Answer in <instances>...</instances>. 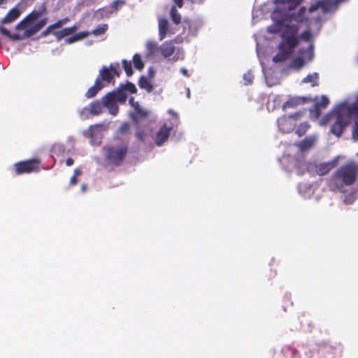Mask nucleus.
<instances>
[{"mask_svg": "<svg viewBox=\"0 0 358 358\" xmlns=\"http://www.w3.org/2000/svg\"><path fill=\"white\" fill-rule=\"evenodd\" d=\"M352 122H354L352 138L354 141L358 142V111L356 112V114L350 113L348 115L345 111L332 109L329 113L320 120V124L323 126L331 123V132L338 137Z\"/></svg>", "mask_w": 358, "mask_h": 358, "instance_id": "f257e3e1", "label": "nucleus"}, {"mask_svg": "<svg viewBox=\"0 0 358 358\" xmlns=\"http://www.w3.org/2000/svg\"><path fill=\"white\" fill-rule=\"evenodd\" d=\"M317 140V135L313 134L308 136L300 142L299 145H292L288 148V153L285 155L280 159V164L288 171L296 168L300 171L306 166L302 152L311 148Z\"/></svg>", "mask_w": 358, "mask_h": 358, "instance_id": "f03ea898", "label": "nucleus"}, {"mask_svg": "<svg viewBox=\"0 0 358 358\" xmlns=\"http://www.w3.org/2000/svg\"><path fill=\"white\" fill-rule=\"evenodd\" d=\"M126 99L127 95L122 91L109 92L102 98L103 103L98 101L92 103L80 111V116L82 119H87L90 115H99L102 111L103 106L108 109L111 115H115L118 112L117 103H124Z\"/></svg>", "mask_w": 358, "mask_h": 358, "instance_id": "7ed1b4c3", "label": "nucleus"}, {"mask_svg": "<svg viewBox=\"0 0 358 358\" xmlns=\"http://www.w3.org/2000/svg\"><path fill=\"white\" fill-rule=\"evenodd\" d=\"M358 166L352 162L341 166L332 176L329 182L331 190L345 191V186L352 185L356 178Z\"/></svg>", "mask_w": 358, "mask_h": 358, "instance_id": "20e7f679", "label": "nucleus"}, {"mask_svg": "<svg viewBox=\"0 0 358 358\" xmlns=\"http://www.w3.org/2000/svg\"><path fill=\"white\" fill-rule=\"evenodd\" d=\"M46 24V19L41 18V13L33 12L25 19L18 23L15 29L20 35L14 36V38L25 39L37 33Z\"/></svg>", "mask_w": 358, "mask_h": 358, "instance_id": "39448f33", "label": "nucleus"}, {"mask_svg": "<svg viewBox=\"0 0 358 358\" xmlns=\"http://www.w3.org/2000/svg\"><path fill=\"white\" fill-rule=\"evenodd\" d=\"M168 113L171 115L169 122H164V124L156 132L152 138L155 141V144L161 146L166 142L173 127H176L179 123L178 114L173 110L169 109Z\"/></svg>", "mask_w": 358, "mask_h": 358, "instance_id": "423d86ee", "label": "nucleus"}, {"mask_svg": "<svg viewBox=\"0 0 358 358\" xmlns=\"http://www.w3.org/2000/svg\"><path fill=\"white\" fill-rule=\"evenodd\" d=\"M106 158L108 164L118 165L123 160L127 152V148L124 144L111 146L105 148Z\"/></svg>", "mask_w": 358, "mask_h": 358, "instance_id": "0eeeda50", "label": "nucleus"}, {"mask_svg": "<svg viewBox=\"0 0 358 358\" xmlns=\"http://www.w3.org/2000/svg\"><path fill=\"white\" fill-rule=\"evenodd\" d=\"M302 111H299L289 116H283L278 120V127L280 131L289 133L295 128L296 121L303 115Z\"/></svg>", "mask_w": 358, "mask_h": 358, "instance_id": "6e6552de", "label": "nucleus"}, {"mask_svg": "<svg viewBox=\"0 0 358 358\" xmlns=\"http://www.w3.org/2000/svg\"><path fill=\"white\" fill-rule=\"evenodd\" d=\"M333 109L345 111L348 115L356 114L358 111V94L350 96L338 103Z\"/></svg>", "mask_w": 358, "mask_h": 358, "instance_id": "1a4fd4ad", "label": "nucleus"}, {"mask_svg": "<svg viewBox=\"0 0 358 358\" xmlns=\"http://www.w3.org/2000/svg\"><path fill=\"white\" fill-rule=\"evenodd\" d=\"M106 127L103 125L96 124L91 126L87 130L83 131V135L90 138V143L92 145H99L101 144V138Z\"/></svg>", "mask_w": 358, "mask_h": 358, "instance_id": "9d476101", "label": "nucleus"}, {"mask_svg": "<svg viewBox=\"0 0 358 358\" xmlns=\"http://www.w3.org/2000/svg\"><path fill=\"white\" fill-rule=\"evenodd\" d=\"M129 103L133 108V110L129 113V115L134 122L140 124L144 119L149 115V111L141 108L138 102H135L134 98H130Z\"/></svg>", "mask_w": 358, "mask_h": 358, "instance_id": "9b49d317", "label": "nucleus"}, {"mask_svg": "<svg viewBox=\"0 0 358 358\" xmlns=\"http://www.w3.org/2000/svg\"><path fill=\"white\" fill-rule=\"evenodd\" d=\"M40 161L37 159L20 162L15 164L14 166L17 174L28 173L38 169Z\"/></svg>", "mask_w": 358, "mask_h": 358, "instance_id": "f8f14e48", "label": "nucleus"}, {"mask_svg": "<svg viewBox=\"0 0 358 358\" xmlns=\"http://www.w3.org/2000/svg\"><path fill=\"white\" fill-rule=\"evenodd\" d=\"M108 29V25L106 24H99L96 29H94L92 32L89 31H82L80 32L73 36L69 37L65 39L66 43L71 44L76 41H80L85 37H87L90 34H94V36H100L105 33V31Z\"/></svg>", "mask_w": 358, "mask_h": 358, "instance_id": "ddd939ff", "label": "nucleus"}, {"mask_svg": "<svg viewBox=\"0 0 358 358\" xmlns=\"http://www.w3.org/2000/svg\"><path fill=\"white\" fill-rule=\"evenodd\" d=\"M119 64L117 63L111 64L109 67L103 66V68L99 71V77L100 80L103 82H106L107 83H110L113 82L114 76H118V69Z\"/></svg>", "mask_w": 358, "mask_h": 358, "instance_id": "4468645a", "label": "nucleus"}, {"mask_svg": "<svg viewBox=\"0 0 358 358\" xmlns=\"http://www.w3.org/2000/svg\"><path fill=\"white\" fill-rule=\"evenodd\" d=\"M329 104V100L327 96L322 95L320 97H316L314 101V106L310 110V115L312 119H317L321 110L326 108Z\"/></svg>", "mask_w": 358, "mask_h": 358, "instance_id": "2eb2a0df", "label": "nucleus"}, {"mask_svg": "<svg viewBox=\"0 0 358 358\" xmlns=\"http://www.w3.org/2000/svg\"><path fill=\"white\" fill-rule=\"evenodd\" d=\"M255 36V41H256V50H257V57H259V59L260 61V63L262 64V71H263V73L264 74V78H265V80H266V83L267 84L268 86L271 87V86H273V85H276L278 81V79L277 78H273L269 76L268 75V73L266 71V69L264 66V62H263V60L262 59V50H261V48H260V45L257 41V38L256 36V35L254 36Z\"/></svg>", "mask_w": 358, "mask_h": 358, "instance_id": "dca6fc26", "label": "nucleus"}, {"mask_svg": "<svg viewBox=\"0 0 358 358\" xmlns=\"http://www.w3.org/2000/svg\"><path fill=\"white\" fill-rule=\"evenodd\" d=\"M340 156L336 157L333 160L328 162L320 163L315 166V171L319 176H324L328 173L334 167L336 166Z\"/></svg>", "mask_w": 358, "mask_h": 358, "instance_id": "f3484780", "label": "nucleus"}, {"mask_svg": "<svg viewBox=\"0 0 358 358\" xmlns=\"http://www.w3.org/2000/svg\"><path fill=\"white\" fill-rule=\"evenodd\" d=\"M184 29L188 28V33L187 37L195 36L202 26V22L200 20L193 21L185 20L183 22Z\"/></svg>", "mask_w": 358, "mask_h": 358, "instance_id": "a211bd4d", "label": "nucleus"}, {"mask_svg": "<svg viewBox=\"0 0 358 358\" xmlns=\"http://www.w3.org/2000/svg\"><path fill=\"white\" fill-rule=\"evenodd\" d=\"M146 57L148 59L156 58L159 56L160 47L156 41H148L145 43Z\"/></svg>", "mask_w": 358, "mask_h": 358, "instance_id": "6ab92c4d", "label": "nucleus"}, {"mask_svg": "<svg viewBox=\"0 0 358 358\" xmlns=\"http://www.w3.org/2000/svg\"><path fill=\"white\" fill-rule=\"evenodd\" d=\"M173 34L170 29L168 21L166 19L161 18L159 20V39L162 41L168 36Z\"/></svg>", "mask_w": 358, "mask_h": 358, "instance_id": "aec40b11", "label": "nucleus"}, {"mask_svg": "<svg viewBox=\"0 0 358 358\" xmlns=\"http://www.w3.org/2000/svg\"><path fill=\"white\" fill-rule=\"evenodd\" d=\"M304 101V97H290L286 102L282 104V110H286L289 108H296V106L303 104Z\"/></svg>", "mask_w": 358, "mask_h": 358, "instance_id": "412c9836", "label": "nucleus"}, {"mask_svg": "<svg viewBox=\"0 0 358 358\" xmlns=\"http://www.w3.org/2000/svg\"><path fill=\"white\" fill-rule=\"evenodd\" d=\"M314 186L308 183H301L299 185V192L304 198H310L314 193Z\"/></svg>", "mask_w": 358, "mask_h": 358, "instance_id": "4be33fe9", "label": "nucleus"}, {"mask_svg": "<svg viewBox=\"0 0 358 358\" xmlns=\"http://www.w3.org/2000/svg\"><path fill=\"white\" fill-rule=\"evenodd\" d=\"M104 87L103 83L100 80L99 78H97L94 86L91 87L86 92L85 96L87 98H92L94 96L97 92Z\"/></svg>", "mask_w": 358, "mask_h": 358, "instance_id": "5701e85b", "label": "nucleus"}, {"mask_svg": "<svg viewBox=\"0 0 358 358\" xmlns=\"http://www.w3.org/2000/svg\"><path fill=\"white\" fill-rule=\"evenodd\" d=\"M175 48L171 42H166L160 46V52L164 58H168L174 52Z\"/></svg>", "mask_w": 358, "mask_h": 358, "instance_id": "b1692460", "label": "nucleus"}, {"mask_svg": "<svg viewBox=\"0 0 358 358\" xmlns=\"http://www.w3.org/2000/svg\"><path fill=\"white\" fill-rule=\"evenodd\" d=\"M20 12L17 8L11 9L8 14L2 19V24L10 23L20 16Z\"/></svg>", "mask_w": 358, "mask_h": 358, "instance_id": "393cba45", "label": "nucleus"}, {"mask_svg": "<svg viewBox=\"0 0 358 358\" xmlns=\"http://www.w3.org/2000/svg\"><path fill=\"white\" fill-rule=\"evenodd\" d=\"M282 103L280 96H273L270 97L267 103V108L268 110H274L279 108Z\"/></svg>", "mask_w": 358, "mask_h": 358, "instance_id": "a878e982", "label": "nucleus"}, {"mask_svg": "<svg viewBox=\"0 0 358 358\" xmlns=\"http://www.w3.org/2000/svg\"><path fill=\"white\" fill-rule=\"evenodd\" d=\"M78 29V26L74 25L71 27L63 29L61 31L54 32L55 36L57 38L58 40L62 39V38L71 35L74 33Z\"/></svg>", "mask_w": 358, "mask_h": 358, "instance_id": "bb28decb", "label": "nucleus"}, {"mask_svg": "<svg viewBox=\"0 0 358 358\" xmlns=\"http://www.w3.org/2000/svg\"><path fill=\"white\" fill-rule=\"evenodd\" d=\"M301 83L310 84L312 87L317 86L319 84V75L317 73L308 74L301 80Z\"/></svg>", "mask_w": 358, "mask_h": 358, "instance_id": "cd10ccee", "label": "nucleus"}, {"mask_svg": "<svg viewBox=\"0 0 358 358\" xmlns=\"http://www.w3.org/2000/svg\"><path fill=\"white\" fill-rule=\"evenodd\" d=\"M139 86L141 88L145 90L148 92H150L153 89L150 82L145 77H141L139 80Z\"/></svg>", "mask_w": 358, "mask_h": 358, "instance_id": "c85d7f7f", "label": "nucleus"}, {"mask_svg": "<svg viewBox=\"0 0 358 358\" xmlns=\"http://www.w3.org/2000/svg\"><path fill=\"white\" fill-rule=\"evenodd\" d=\"M133 62L135 68L137 70H142L144 68V63L142 61L141 57L139 54H135L133 57Z\"/></svg>", "mask_w": 358, "mask_h": 358, "instance_id": "c756f323", "label": "nucleus"}, {"mask_svg": "<svg viewBox=\"0 0 358 358\" xmlns=\"http://www.w3.org/2000/svg\"><path fill=\"white\" fill-rule=\"evenodd\" d=\"M171 17L172 18V20L174 23L178 24L180 22L181 20V16L180 13H178V10H176V8L175 6H173L171 9Z\"/></svg>", "mask_w": 358, "mask_h": 358, "instance_id": "7c9ffc66", "label": "nucleus"}, {"mask_svg": "<svg viewBox=\"0 0 358 358\" xmlns=\"http://www.w3.org/2000/svg\"><path fill=\"white\" fill-rule=\"evenodd\" d=\"M122 67L125 71L127 76H131L133 74V70L131 62H128L126 59L122 61Z\"/></svg>", "mask_w": 358, "mask_h": 358, "instance_id": "2f4dec72", "label": "nucleus"}, {"mask_svg": "<svg viewBox=\"0 0 358 358\" xmlns=\"http://www.w3.org/2000/svg\"><path fill=\"white\" fill-rule=\"evenodd\" d=\"M308 127H309V125L307 122H303L299 124V127L297 128V129L296 131V133L298 134L299 136H301L306 132Z\"/></svg>", "mask_w": 358, "mask_h": 358, "instance_id": "473e14b6", "label": "nucleus"}, {"mask_svg": "<svg viewBox=\"0 0 358 358\" xmlns=\"http://www.w3.org/2000/svg\"><path fill=\"white\" fill-rule=\"evenodd\" d=\"M0 32L8 36L9 38L13 40V41H20V39H17V38H14V36H16V35H20L19 32L17 34H11L9 31L8 29H6V28L3 27H0Z\"/></svg>", "mask_w": 358, "mask_h": 358, "instance_id": "72a5a7b5", "label": "nucleus"}, {"mask_svg": "<svg viewBox=\"0 0 358 358\" xmlns=\"http://www.w3.org/2000/svg\"><path fill=\"white\" fill-rule=\"evenodd\" d=\"M136 135L138 140L141 141L145 142L148 141V136L144 131H141L140 129H138Z\"/></svg>", "mask_w": 358, "mask_h": 358, "instance_id": "f704fd0d", "label": "nucleus"}, {"mask_svg": "<svg viewBox=\"0 0 358 358\" xmlns=\"http://www.w3.org/2000/svg\"><path fill=\"white\" fill-rule=\"evenodd\" d=\"M81 171L78 169H76L74 170V174L73 176L71 178V180H70V183L71 185H74L77 183V177L80 176L81 175Z\"/></svg>", "mask_w": 358, "mask_h": 358, "instance_id": "c9c22d12", "label": "nucleus"}, {"mask_svg": "<svg viewBox=\"0 0 358 358\" xmlns=\"http://www.w3.org/2000/svg\"><path fill=\"white\" fill-rule=\"evenodd\" d=\"M253 78L254 76L250 71H248V73H245L243 75V80H245V84L249 85L252 83Z\"/></svg>", "mask_w": 358, "mask_h": 358, "instance_id": "e433bc0d", "label": "nucleus"}, {"mask_svg": "<svg viewBox=\"0 0 358 358\" xmlns=\"http://www.w3.org/2000/svg\"><path fill=\"white\" fill-rule=\"evenodd\" d=\"M124 90L125 91H128L131 93H135L136 92V86L132 84V83H128L124 87Z\"/></svg>", "mask_w": 358, "mask_h": 358, "instance_id": "4c0bfd02", "label": "nucleus"}, {"mask_svg": "<svg viewBox=\"0 0 358 358\" xmlns=\"http://www.w3.org/2000/svg\"><path fill=\"white\" fill-rule=\"evenodd\" d=\"M55 29H57L55 24L48 27L45 30H44L42 33L43 36H45L48 35L50 32H52Z\"/></svg>", "mask_w": 358, "mask_h": 358, "instance_id": "58836bf2", "label": "nucleus"}, {"mask_svg": "<svg viewBox=\"0 0 358 358\" xmlns=\"http://www.w3.org/2000/svg\"><path fill=\"white\" fill-rule=\"evenodd\" d=\"M69 20L67 17L64 18L62 20H60L57 21L56 23H55V25L57 29L60 28L62 26H63L64 24L67 23L69 22Z\"/></svg>", "mask_w": 358, "mask_h": 358, "instance_id": "ea45409f", "label": "nucleus"}, {"mask_svg": "<svg viewBox=\"0 0 358 358\" xmlns=\"http://www.w3.org/2000/svg\"><path fill=\"white\" fill-rule=\"evenodd\" d=\"M69 20L67 17L64 18L62 20H60L57 21L56 23H55V25L57 29L60 28L62 26H63L64 24L67 23L69 22Z\"/></svg>", "mask_w": 358, "mask_h": 358, "instance_id": "a19ab883", "label": "nucleus"}, {"mask_svg": "<svg viewBox=\"0 0 358 358\" xmlns=\"http://www.w3.org/2000/svg\"><path fill=\"white\" fill-rule=\"evenodd\" d=\"M129 129V126L128 124L127 123H124L122 124L120 127L119 128V131L122 133V134H127L128 132Z\"/></svg>", "mask_w": 358, "mask_h": 358, "instance_id": "79ce46f5", "label": "nucleus"}, {"mask_svg": "<svg viewBox=\"0 0 358 358\" xmlns=\"http://www.w3.org/2000/svg\"><path fill=\"white\" fill-rule=\"evenodd\" d=\"M124 4V1H115L113 2V8L117 9L119 6Z\"/></svg>", "mask_w": 358, "mask_h": 358, "instance_id": "37998d69", "label": "nucleus"}, {"mask_svg": "<svg viewBox=\"0 0 358 358\" xmlns=\"http://www.w3.org/2000/svg\"><path fill=\"white\" fill-rule=\"evenodd\" d=\"M176 6H177L178 8H182L183 5V0H173Z\"/></svg>", "mask_w": 358, "mask_h": 358, "instance_id": "c03bdc74", "label": "nucleus"}, {"mask_svg": "<svg viewBox=\"0 0 358 358\" xmlns=\"http://www.w3.org/2000/svg\"><path fill=\"white\" fill-rule=\"evenodd\" d=\"M73 163H74V161H73V159H71V158H68V159H66V166H72V165L73 164Z\"/></svg>", "mask_w": 358, "mask_h": 358, "instance_id": "a18cd8bd", "label": "nucleus"}, {"mask_svg": "<svg viewBox=\"0 0 358 358\" xmlns=\"http://www.w3.org/2000/svg\"><path fill=\"white\" fill-rule=\"evenodd\" d=\"M180 71L181 73H182L185 76L189 77V74H188V71H187V69L181 68Z\"/></svg>", "mask_w": 358, "mask_h": 358, "instance_id": "49530a36", "label": "nucleus"}, {"mask_svg": "<svg viewBox=\"0 0 358 358\" xmlns=\"http://www.w3.org/2000/svg\"><path fill=\"white\" fill-rule=\"evenodd\" d=\"M86 188H87V185H83L81 186V190H82V192H85V190H86Z\"/></svg>", "mask_w": 358, "mask_h": 358, "instance_id": "de8ad7c7", "label": "nucleus"}, {"mask_svg": "<svg viewBox=\"0 0 358 358\" xmlns=\"http://www.w3.org/2000/svg\"><path fill=\"white\" fill-rule=\"evenodd\" d=\"M192 2L201 3L203 0H191Z\"/></svg>", "mask_w": 358, "mask_h": 358, "instance_id": "09e8293b", "label": "nucleus"}, {"mask_svg": "<svg viewBox=\"0 0 358 358\" xmlns=\"http://www.w3.org/2000/svg\"><path fill=\"white\" fill-rule=\"evenodd\" d=\"M187 96L188 98H189V97H190V91H189V89H187Z\"/></svg>", "mask_w": 358, "mask_h": 358, "instance_id": "8fccbe9b", "label": "nucleus"}, {"mask_svg": "<svg viewBox=\"0 0 358 358\" xmlns=\"http://www.w3.org/2000/svg\"><path fill=\"white\" fill-rule=\"evenodd\" d=\"M4 0H0V4Z\"/></svg>", "mask_w": 358, "mask_h": 358, "instance_id": "3c124183", "label": "nucleus"}, {"mask_svg": "<svg viewBox=\"0 0 358 358\" xmlns=\"http://www.w3.org/2000/svg\"><path fill=\"white\" fill-rule=\"evenodd\" d=\"M357 155H358V152H357Z\"/></svg>", "mask_w": 358, "mask_h": 358, "instance_id": "603ef678", "label": "nucleus"}]
</instances>
